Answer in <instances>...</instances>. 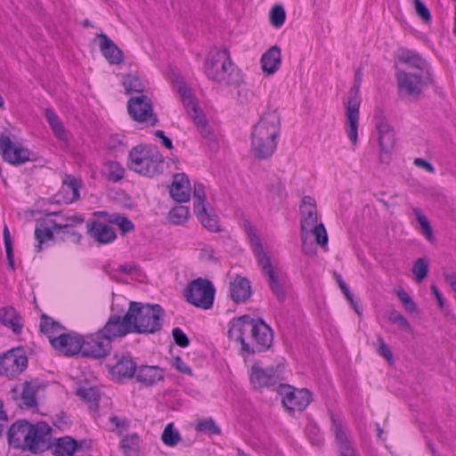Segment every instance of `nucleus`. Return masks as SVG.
Segmentation results:
<instances>
[{"label": "nucleus", "instance_id": "obj_1", "mask_svg": "<svg viewBox=\"0 0 456 456\" xmlns=\"http://www.w3.org/2000/svg\"><path fill=\"white\" fill-rule=\"evenodd\" d=\"M51 427L45 421L35 424L21 419L14 421L7 431L10 446L32 453L47 450L51 445Z\"/></svg>", "mask_w": 456, "mask_h": 456}, {"label": "nucleus", "instance_id": "obj_2", "mask_svg": "<svg viewBox=\"0 0 456 456\" xmlns=\"http://www.w3.org/2000/svg\"><path fill=\"white\" fill-rule=\"evenodd\" d=\"M204 72L208 79L221 86H240L243 82L240 70L232 62L226 48L214 47L204 63Z\"/></svg>", "mask_w": 456, "mask_h": 456}, {"label": "nucleus", "instance_id": "obj_3", "mask_svg": "<svg viewBox=\"0 0 456 456\" xmlns=\"http://www.w3.org/2000/svg\"><path fill=\"white\" fill-rule=\"evenodd\" d=\"M163 308L158 305L131 301L126 317L131 322L133 331L139 334H152L161 330Z\"/></svg>", "mask_w": 456, "mask_h": 456}, {"label": "nucleus", "instance_id": "obj_4", "mask_svg": "<svg viewBox=\"0 0 456 456\" xmlns=\"http://www.w3.org/2000/svg\"><path fill=\"white\" fill-rule=\"evenodd\" d=\"M164 159L147 144L133 147L128 154L127 167L142 175L153 177L162 173Z\"/></svg>", "mask_w": 456, "mask_h": 456}, {"label": "nucleus", "instance_id": "obj_5", "mask_svg": "<svg viewBox=\"0 0 456 456\" xmlns=\"http://www.w3.org/2000/svg\"><path fill=\"white\" fill-rule=\"evenodd\" d=\"M246 231L250 241L252 249L256 256L257 263L261 266L264 275L268 279V285L280 302H283L286 298V291L283 284L279 280L272 264L270 257L264 250L260 238L257 236L256 230L249 224H246Z\"/></svg>", "mask_w": 456, "mask_h": 456}, {"label": "nucleus", "instance_id": "obj_6", "mask_svg": "<svg viewBox=\"0 0 456 456\" xmlns=\"http://www.w3.org/2000/svg\"><path fill=\"white\" fill-rule=\"evenodd\" d=\"M175 83L177 86V90L182 98L183 106L187 110L188 114L190 115V117L192 118L195 126L198 128V131L200 132L203 138L208 141L209 146L212 149H216L217 142L215 139L213 131L208 126L205 115L199 108L196 100L191 94V89L188 88L186 84L180 78L175 80Z\"/></svg>", "mask_w": 456, "mask_h": 456}, {"label": "nucleus", "instance_id": "obj_7", "mask_svg": "<svg viewBox=\"0 0 456 456\" xmlns=\"http://www.w3.org/2000/svg\"><path fill=\"white\" fill-rule=\"evenodd\" d=\"M395 78L397 81L400 97H412L417 99L422 93L423 87L432 85L434 79L429 71L411 72L395 65Z\"/></svg>", "mask_w": 456, "mask_h": 456}, {"label": "nucleus", "instance_id": "obj_8", "mask_svg": "<svg viewBox=\"0 0 456 456\" xmlns=\"http://www.w3.org/2000/svg\"><path fill=\"white\" fill-rule=\"evenodd\" d=\"M240 330L251 332L250 343L243 344V347H240V353L244 357L264 352L273 344V330L261 319H255L254 325H243Z\"/></svg>", "mask_w": 456, "mask_h": 456}, {"label": "nucleus", "instance_id": "obj_9", "mask_svg": "<svg viewBox=\"0 0 456 456\" xmlns=\"http://www.w3.org/2000/svg\"><path fill=\"white\" fill-rule=\"evenodd\" d=\"M362 77V69L358 68L355 71L354 85L349 90L347 102L346 105V130L348 138L353 144H356L358 140V125L360 117L359 109L361 104L359 90Z\"/></svg>", "mask_w": 456, "mask_h": 456}, {"label": "nucleus", "instance_id": "obj_10", "mask_svg": "<svg viewBox=\"0 0 456 456\" xmlns=\"http://www.w3.org/2000/svg\"><path fill=\"white\" fill-rule=\"evenodd\" d=\"M216 289L213 283L204 278L191 281L183 290L186 301L202 309H209L214 303Z\"/></svg>", "mask_w": 456, "mask_h": 456}, {"label": "nucleus", "instance_id": "obj_11", "mask_svg": "<svg viewBox=\"0 0 456 456\" xmlns=\"http://www.w3.org/2000/svg\"><path fill=\"white\" fill-rule=\"evenodd\" d=\"M28 367V356L21 346L13 347L0 354V375L15 378Z\"/></svg>", "mask_w": 456, "mask_h": 456}, {"label": "nucleus", "instance_id": "obj_12", "mask_svg": "<svg viewBox=\"0 0 456 456\" xmlns=\"http://www.w3.org/2000/svg\"><path fill=\"white\" fill-rule=\"evenodd\" d=\"M127 112L138 123L154 126L159 122L151 100L147 95L131 97L127 102Z\"/></svg>", "mask_w": 456, "mask_h": 456}, {"label": "nucleus", "instance_id": "obj_13", "mask_svg": "<svg viewBox=\"0 0 456 456\" xmlns=\"http://www.w3.org/2000/svg\"><path fill=\"white\" fill-rule=\"evenodd\" d=\"M282 396V404L289 411H303L312 401V394L306 388H296L289 385H279L276 388Z\"/></svg>", "mask_w": 456, "mask_h": 456}, {"label": "nucleus", "instance_id": "obj_14", "mask_svg": "<svg viewBox=\"0 0 456 456\" xmlns=\"http://www.w3.org/2000/svg\"><path fill=\"white\" fill-rule=\"evenodd\" d=\"M280 131V115L276 110L268 108L260 117L258 122L253 126L251 137H263L277 141Z\"/></svg>", "mask_w": 456, "mask_h": 456}, {"label": "nucleus", "instance_id": "obj_15", "mask_svg": "<svg viewBox=\"0 0 456 456\" xmlns=\"http://www.w3.org/2000/svg\"><path fill=\"white\" fill-rule=\"evenodd\" d=\"M110 351V342L99 330L94 334L83 337V347L81 350L83 356L101 359L109 355Z\"/></svg>", "mask_w": 456, "mask_h": 456}, {"label": "nucleus", "instance_id": "obj_16", "mask_svg": "<svg viewBox=\"0 0 456 456\" xmlns=\"http://www.w3.org/2000/svg\"><path fill=\"white\" fill-rule=\"evenodd\" d=\"M0 153L4 161L14 166L30 160V151L22 146L15 145L12 139L4 134H0Z\"/></svg>", "mask_w": 456, "mask_h": 456}, {"label": "nucleus", "instance_id": "obj_17", "mask_svg": "<svg viewBox=\"0 0 456 456\" xmlns=\"http://www.w3.org/2000/svg\"><path fill=\"white\" fill-rule=\"evenodd\" d=\"M99 331L110 343L116 338H123L134 332L131 322L126 317V313L123 316L117 314H110L104 326Z\"/></svg>", "mask_w": 456, "mask_h": 456}, {"label": "nucleus", "instance_id": "obj_18", "mask_svg": "<svg viewBox=\"0 0 456 456\" xmlns=\"http://www.w3.org/2000/svg\"><path fill=\"white\" fill-rule=\"evenodd\" d=\"M249 379L255 389L273 387L276 390L279 385H282L280 383L279 374L273 368L263 369L257 365L251 367Z\"/></svg>", "mask_w": 456, "mask_h": 456}, {"label": "nucleus", "instance_id": "obj_19", "mask_svg": "<svg viewBox=\"0 0 456 456\" xmlns=\"http://www.w3.org/2000/svg\"><path fill=\"white\" fill-rule=\"evenodd\" d=\"M52 346L67 356L81 353L83 336L77 333H61L52 338Z\"/></svg>", "mask_w": 456, "mask_h": 456}, {"label": "nucleus", "instance_id": "obj_20", "mask_svg": "<svg viewBox=\"0 0 456 456\" xmlns=\"http://www.w3.org/2000/svg\"><path fill=\"white\" fill-rule=\"evenodd\" d=\"M395 64L405 66L406 70L411 69L412 72H426L429 71L428 69L427 61L416 52L401 48L395 53Z\"/></svg>", "mask_w": 456, "mask_h": 456}, {"label": "nucleus", "instance_id": "obj_21", "mask_svg": "<svg viewBox=\"0 0 456 456\" xmlns=\"http://www.w3.org/2000/svg\"><path fill=\"white\" fill-rule=\"evenodd\" d=\"M86 231L89 236L100 244L110 243L117 238L112 227L98 220H88Z\"/></svg>", "mask_w": 456, "mask_h": 456}, {"label": "nucleus", "instance_id": "obj_22", "mask_svg": "<svg viewBox=\"0 0 456 456\" xmlns=\"http://www.w3.org/2000/svg\"><path fill=\"white\" fill-rule=\"evenodd\" d=\"M116 362L110 367V372L114 379L122 381L125 379H131L135 375L137 365L130 356L115 355Z\"/></svg>", "mask_w": 456, "mask_h": 456}, {"label": "nucleus", "instance_id": "obj_23", "mask_svg": "<svg viewBox=\"0 0 456 456\" xmlns=\"http://www.w3.org/2000/svg\"><path fill=\"white\" fill-rule=\"evenodd\" d=\"M96 37L99 40V49L109 63L119 64L124 61L123 52L106 34H97Z\"/></svg>", "mask_w": 456, "mask_h": 456}, {"label": "nucleus", "instance_id": "obj_24", "mask_svg": "<svg viewBox=\"0 0 456 456\" xmlns=\"http://www.w3.org/2000/svg\"><path fill=\"white\" fill-rule=\"evenodd\" d=\"M255 319L249 317L248 315H242L240 317L233 319L230 322V327L228 330V337L230 339H233L236 342H239L243 347V344L250 343L251 341V332H244L240 330V328L243 325L249 324L254 325Z\"/></svg>", "mask_w": 456, "mask_h": 456}, {"label": "nucleus", "instance_id": "obj_25", "mask_svg": "<svg viewBox=\"0 0 456 456\" xmlns=\"http://www.w3.org/2000/svg\"><path fill=\"white\" fill-rule=\"evenodd\" d=\"M171 197L177 202H187L190 200L191 185L188 176L183 174H175L169 190Z\"/></svg>", "mask_w": 456, "mask_h": 456}, {"label": "nucleus", "instance_id": "obj_26", "mask_svg": "<svg viewBox=\"0 0 456 456\" xmlns=\"http://www.w3.org/2000/svg\"><path fill=\"white\" fill-rule=\"evenodd\" d=\"M331 422V428L338 444L340 456H359L355 453L351 441L347 439L346 435L344 432L341 421L332 415Z\"/></svg>", "mask_w": 456, "mask_h": 456}, {"label": "nucleus", "instance_id": "obj_27", "mask_svg": "<svg viewBox=\"0 0 456 456\" xmlns=\"http://www.w3.org/2000/svg\"><path fill=\"white\" fill-rule=\"evenodd\" d=\"M277 148V141L263 137H251V152L257 159L272 157Z\"/></svg>", "mask_w": 456, "mask_h": 456}, {"label": "nucleus", "instance_id": "obj_28", "mask_svg": "<svg viewBox=\"0 0 456 456\" xmlns=\"http://www.w3.org/2000/svg\"><path fill=\"white\" fill-rule=\"evenodd\" d=\"M376 129L379 134V142L381 151L389 153L395 147V137L391 126L385 119H379L376 123Z\"/></svg>", "mask_w": 456, "mask_h": 456}, {"label": "nucleus", "instance_id": "obj_29", "mask_svg": "<svg viewBox=\"0 0 456 456\" xmlns=\"http://www.w3.org/2000/svg\"><path fill=\"white\" fill-rule=\"evenodd\" d=\"M261 67L264 72L274 74L281 64V53L278 45H273L261 57Z\"/></svg>", "mask_w": 456, "mask_h": 456}, {"label": "nucleus", "instance_id": "obj_30", "mask_svg": "<svg viewBox=\"0 0 456 456\" xmlns=\"http://www.w3.org/2000/svg\"><path fill=\"white\" fill-rule=\"evenodd\" d=\"M0 322L12 330L14 334H20L23 328L20 314L12 306L0 308Z\"/></svg>", "mask_w": 456, "mask_h": 456}, {"label": "nucleus", "instance_id": "obj_31", "mask_svg": "<svg viewBox=\"0 0 456 456\" xmlns=\"http://www.w3.org/2000/svg\"><path fill=\"white\" fill-rule=\"evenodd\" d=\"M230 294L234 302H244L249 298L251 295V286L248 279L236 276L230 283Z\"/></svg>", "mask_w": 456, "mask_h": 456}, {"label": "nucleus", "instance_id": "obj_32", "mask_svg": "<svg viewBox=\"0 0 456 456\" xmlns=\"http://www.w3.org/2000/svg\"><path fill=\"white\" fill-rule=\"evenodd\" d=\"M134 376L138 382L145 386H152L163 379V371L157 366L142 365L137 367Z\"/></svg>", "mask_w": 456, "mask_h": 456}, {"label": "nucleus", "instance_id": "obj_33", "mask_svg": "<svg viewBox=\"0 0 456 456\" xmlns=\"http://www.w3.org/2000/svg\"><path fill=\"white\" fill-rule=\"evenodd\" d=\"M64 330L58 322L54 321L52 317L47 316L45 314H43L40 318V330L47 335L50 343L52 344V338H56L59 335V332Z\"/></svg>", "mask_w": 456, "mask_h": 456}, {"label": "nucleus", "instance_id": "obj_34", "mask_svg": "<svg viewBox=\"0 0 456 456\" xmlns=\"http://www.w3.org/2000/svg\"><path fill=\"white\" fill-rule=\"evenodd\" d=\"M102 175L110 182H118L124 177L125 168L117 161L109 160L103 164Z\"/></svg>", "mask_w": 456, "mask_h": 456}, {"label": "nucleus", "instance_id": "obj_35", "mask_svg": "<svg viewBox=\"0 0 456 456\" xmlns=\"http://www.w3.org/2000/svg\"><path fill=\"white\" fill-rule=\"evenodd\" d=\"M77 448L75 439L69 436L61 437L57 440L53 453L55 456H71Z\"/></svg>", "mask_w": 456, "mask_h": 456}, {"label": "nucleus", "instance_id": "obj_36", "mask_svg": "<svg viewBox=\"0 0 456 456\" xmlns=\"http://www.w3.org/2000/svg\"><path fill=\"white\" fill-rule=\"evenodd\" d=\"M77 395L86 403H90V408L97 410L101 399L100 392L97 387H80L77 391Z\"/></svg>", "mask_w": 456, "mask_h": 456}, {"label": "nucleus", "instance_id": "obj_37", "mask_svg": "<svg viewBox=\"0 0 456 456\" xmlns=\"http://www.w3.org/2000/svg\"><path fill=\"white\" fill-rule=\"evenodd\" d=\"M122 85L126 90V94H132L134 93L142 94L144 91V86L135 74H126L123 76Z\"/></svg>", "mask_w": 456, "mask_h": 456}, {"label": "nucleus", "instance_id": "obj_38", "mask_svg": "<svg viewBox=\"0 0 456 456\" xmlns=\"http://www.w3.org/2000/svg\"><path fill=\"white\" fill-rule=\"evenodd\" d=\"M197 216L200 221L201 224L208 231L212 232H217L220 231L218 217L216 215H210L207 212L206 208L195 211Z\"/></svg>", "mask_w": 456, "mask_h": 456}, {"label": "nucleus", "instance_id": "obj_39", "mask_svg": "<svg viewBox=\"0 0 456 456\" xmlns=\"http://www.w3.org/2000/svg\"><path fill=\"white\" fill-rule=\"evenodd\" d=\"M37 389L31 386V383L28 381H25L22 384V388L20 391V406H25L27 408H32L37 405Z\"/></svg>", "mask_w": 456, "mask_h": 456}, {"label": "nucleus", "instance_id": "obj_40", "mask_svg": "<svg viewBox=\"0 0 456 456\" xmlns=\"http://www.w3.org/2000/svg\"><path fill=\"white\" fill-rule=\"evenodd\" d=\"M140 438L136 434L126 436L121 440V448L125 456H139Z\"/></svg>", "mask_w": 456, "mask_h": 456}, {"label": "nucleus", "instance_id": "obj_41", "mask_svg": "<svg viewBox=\"0 0 456 456\" xmlns=\"http://www.w3.org/2000/svg\"><path fill=\"white\" fill-rule=\"evenodd\" d=\"M45 116L50 126L52 127L54 134L59 139H63L65 136V129L60 120L59 117L50 109L45 110Z\"/></svg>", "mask_w": 456, "mask_h": 456}, {"label": "nucleus", "instance_id": "obj_42", "mask_svg": "<svg viewBox=\"0 0 456 456\" xmlns=\"http://www.w3.org/2000/svg\"><path fill=\"white\" fill-rule=\"evenodd\" d=\"M190 209L185 206H176L171 208L167 214L170 223L175 224H183L189 217Z\"/></svg>", "mask_w": 456, "mask_h": 456}, {"label": "nucleus", "instance_id": "obj_43", "mask_svg": "<svg viewBox=\"0 0 456 456\" xmlns=\"http://www.w3.org/2000/svg\"><path fill=\"white\" fill-rule=\"evenodd\" d=\"M301 222L300 226L302 231H310L311 228L318 225L317 224V209H302L301 211Z\"/></svg>", "mask_w": 456, "mask_h": 456}, {"label": "nucleus", "instance_id": "obj_44", "mask_svg": "<svg viewBox=\"0 0 456 456\" xmlns=\"http://www.w3.org/2000/svg\"><path fill=\"white\" fill-rule=\"evenodd\" d=\"M181 436L177 430L174 428L173 423H168L164 428L161 440L167 446H175L180 441Z\"/></svg>", "mask_w": 456, "mask_h": 456}, {"label": "nucleus", "instance_id": "obj_45", "mask_svg": "<svg viewBox=\"0 0 456 456\" xmlns=\"http://www.w3.org/2000/svg\"><path fill=\"white\" fill-rule=\"evenodd\" d=\"M84 217L81 215H72L66 216L63 217V223H58L54 220H51L53 229L56 228H67L72 229V227L76 228L77 225H82L84 223Z\"/></svg>", "mask_w": 456, "mask_h": 456}, {"label": "nucleus", "instance_id": "obj_46", "mask_svg": "<svg viewBox=\"0 0 456 456\" xmlns=\"http://www.w3.org/2000/svg\"><path fill=\"white\" fill-rule=\"evenodd\" d=\"M43 226V224H40V226L37 225L35 229V237L38 241V244L37 246V252H39L42 249V244L45 240L53 239V232H55L52 224L51 226Z\"/></svg>", "mask_w": 456, "mask_h": 456}, {"label": "nucleus", "instance_id": "obj_47", "mask_svg": "<svg viewBox=\"0 0 456 456\" xmlns=\"http://www.w3.org/2000/svg\"><path fill=\"white\" fill-rule=\"evenodd\" d=\"M413 213L416 216V218L419 223V225L421 226L422 232L427 238V240H428L429 241H433L435 240V237L427 216L418 208H413Z\"/></svg>", "mask_w": 456, "mask_h": 456}, {"label": "nucleus", "instance_id": "obj_48", "mask_svg": "<svg viewBox=\"0 0 456 456\" xmlns=\"http://www.w3.org/2000/svg\"><path fill=\"white\" fill-rule=\"evenodd\" d=\"M109 221L117 224L123 233L130 232L134 229L133 222L124 215L112 214Z\"/></svg>", "mask_w": 456, "mask_h": 456}, {"label": "nucleus", "instance_id": "obj_49", "mask_svg": "<svg viewBox=\"0 0 456 456\" xmlns=\"http://www.w3.org/2000/svg\"><path fill=\"white\" fill-rule=\"evenodd\" d=\"M387 318L389 322L394 324H396L402 330L410 332L411 330V327L410 322L406 320V318L395 309H391L387 314Z\"/></svg>", "mask_w": 456, "mask_h": 456}, {"label": "nucleus", "instance_id": "obj_50", "mask_svg": "<svg viewBox=\"0 0 456 456\" xmlns=\"http://www.w3.org/2000/svg\"><path fill=\"white\" fill-rule=\"evenodd\" d=\"M286 12L284 8L281 5H274L269 13L270 23L274 28H281L285 21Z\"/></svg>", "mask_w": 456, "mask_h": 456}, {"label": "nucleus", "instance_id": "obj_51", "mask_svg": "<svg viewBox=\"0 0 456 456\" xmlns=\"http://www.w3.org/2000/svg\"><path fill=\"white\" fill-rule=\"evenodd\" d=\"M4 243L5 248L6 258L8 261V267L14 270V256L12 251V242L9 229L6 225L4 226L3 230Z\"/></svg>", "mask_w": 456, "mask_h": 456}, {"label": "nucleus", "instance_id": "obj_52", "mask_svg": "<svg viewBox=\"0 0 456 456\" xmlns=\"http://www.w3.org/2000/svg\"><path fill=\"white\" fill-rule=\"evenodd\" d=\"M196 429L208 435H219L221 433L219 427L211 418L200 420L196 425Z\"/></svg>", "mask_w": 456, "mask_h": 456}, {"label": "nucleus", "instance_id": "obj_53", "mask_svg": "<svg viewBox=\"0 0 456 456\" xmlns=\"http://www.w3.org/2000/svg\"><path fill=\"white\" fill-rule=\"evenodd\" d=\"M194 211L205 208L206 194L203 184L195 183L193 186Z\"/></svg>", "mask_w": 456, "mask_h": 456}, {"label": "nucleus", "instance_id": "obj_54", "mask_svg": "<svg viewBox=\"0 0 456 456\" xmlns=\"http://www.w3.org/2000/svg\"><path fill=\"white\" fill-rule=\"evenodd\" d=\"M57 234L62 233L61 239L65 240L67 238L70 239V241L74 244H80L82 234L76 230V228L72 227V229L67 228H56L54 229Z\"/></svg>", "mask_w": 456, "mask_h": 456}, {"label": "nucleus", "instance_id": "obj_55", "mask_svg": "<svg viewBox=\"0 0 456 456\" xmlns=\"http://www.w3.org/2000/svg\"><path fill=\"white\" fill-rule=\"evenodd\" d=\"M308 232L314 235L317 244H319L321 247L323 248L327 245L328 234L322 224H319L318 225L311 228Z\"/></svg>", "mask_w": 456, "mask_h": 456}, {"label": "nucleus", "instance_id": "obj_56", "mask_svg": "<svg viewBox=\"0 0 456 456\" xmlns=\"http://www.w3.org/2000/svg\"><path fill=\"white\" fill-rule=\"evenodd\" d=\"M63 186L70 189L72 191L71 201L77 200L79 198L78 189L81 186V182L72 175H66L63 179Z\"/></svg>", "mask_w": 456, "mask_h": 456}, {"label": "nucleus", "instance_id": "obj_57", "mask_svg": "<svg viewBox=\"0 0 456 456\" xmlns=\"http://www.w3.org/2000/svg\"><path fill=\"white\" fill-rule=\"evenodd\" d=\"M428 265L424 258H419L414 263L412 273L415 274L418 281H421L428 273Z\"/></svg>", "mask_w": 456, "mask_h": 456}, {"label": "nucleus", "instance_id": "obj_58", "mask_svg": "<svg viewBox=\"0 0 456 456\" xmlns=\"http://www.w3.org/2000/svg\"><path fill=\"white\" fill-rule=\"evenodd\" d=\"M396 295L399 297V299L401 300V302L404 307V310L406 312H408V313L416 312L417 305L405 290L400 289L396 292Z\"/></svg>", "mask_w": 456, "mask_h": 456}, {"label": "nucleus", "instance_id": "obj_59", "mask_svg": "<svg viewBox=\"0 0 456 456\" xmlns=\"http://www.w3.org/2000/svg\"><path fill=\"white\" fill-rule=\"evenodd\" d=\"M378 346L376 348L378 354L384 357L389 363L394 362V354L384 339L379 336L377 338Z\"/></svg>", "mask_w": 456, "mask_h": 456}, {"label": "nucleus", "instance_id": "obj_60", "mask_svg": "<svg viewBox=\"0 0 456 456\" xmlns=\"http://www.w3.org/2000/svg\"><path fill=\"white\" fill-rule=\"evenodd\" d=\"M172 336L177 346L181 347H186L189 346L190 339L180 328H174L172 330Z\"/></svg>", "mask_w": 456, "mask_h": 456}, {"label": "nucleus", "instance_id": "obj_61", "mask_svg": "<svg viewBox=\"0 0 456 456\" xmlns=\"http://www.w3.org/2000/svg\"><path fill=\"white\" fill-rule=\"evenodd\" d=\"M268 190L280 200H282L286 196L284 183L279 178L276 179L273 183L269 185Z\"/></svg>", "mask_w": 456, "mask_h": 456}, {"label": "nucleus", "instance_id": "obj_62", "mask_svg": "<svg viewBox=\"0 0 456 456\" xmlns=\"http://www.w3.org/2000/svg\"><path fill=\"white\" fill-rule=\"evenodd\" d=\"M416 12L421 19L427 22L431 20L429 10L420 0H414Z\"/></svg>", "mask_w": 456, "mask_h": 456}, {"label": "nucleus", "instance_id": "obj_63", "mask_svg": "<svg viewBox=\"0 0 456 456\" xmlns=\"http://www.w3.org/2000/svg\"><path fill=\"white\" fill-rule=\"evenodd\" d=\"M173 366L183 374L191 375V369L183 361L180 356L174 357L172 360Z\"/></svg>", "mask_w": 456, "mask_h": 456}, {"label": "nucleus", "instance_id": "obj_64", "mask_svg": "<svg viewBox=\"0 0 456 456\" xmlns=\"http://www.w3.org/2000/svg\"><path fill=\"white\" fill-rule=\"evenodd\" d=\"M214 255L215 250L212 248L206 246L200 250V258L202 261L214 262L216 261Z\"/></svg>", "mask_w": 456, "mask_h": 456}]
</instances>
